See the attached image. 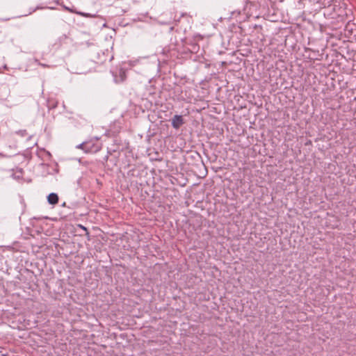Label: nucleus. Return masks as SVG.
<instances>
[{
    "instance_id": "f257e3e1",
    "label": "nucleus",
    "mask_w": 356,
    "mask_h": 356,
    "mask_svg": "<svg viewBox=\"0 0 356 356\" xmlns=\"http://www.w3.org/2000/svg\"><path fill=\"white\" fill-rule=\"evenodd\" d=\"M325 1H317L320 7L323 6L325 8V15L330 19H337L338 22H344L346 19L348 14L346 3L343 0H331L327 6H326Z\"/></svg>"
},
{
    "instance_id": "f03ea898",
    "label": "nucleus",
    "mask_w": 356,
    "mask_h": 356,
    "mask_svg": "<svg viewBox=\"0 0 356 356\" xmlns=\"http://www.w3.org/2000/svg\"><path fill=\"white\" fill-rule=\"evenodd\" d=\"M184 122L183 117L179 115H175L172 119V126L175 129H179Z\"/></svg>"
},
{
    "instance_id": "7ed1b4c3",
    "label": "nucleus",
    "mask_w": 356,
    "mask_h": 356,
    "mask_svg": "<svg viewBox=\"0 0 356 356\" xmlns=\"http://www.w3.org/2000/svg\"><path fill=\"white\" fill-rule=\"evenodd\" d=\"M47 200L50 204H56L58 202V196L56 193H51L48 195Z\"/></svg>"
},
{
    "instance_id": "20e7f679",
    "label": "nucleus",
    "mask_w": 356,
    "mask_h": 356,
    "mask_svg": "<svg viewBox=\"0 0 356 356\" xmlns=\"http://www.w3.org/2000/svg\"><path fill=\"white\" fill-rule=\"evenodd\" d=\"M76 14L80 15V16H82V17H92V18H95V17H97V15L95 14H90V13H83V12H80V11H75L74 12Z\"/></svg>"
},
{
    "instance_id": "39448f33",
    "label": "nucleus",
    "mask_w": 356,
    "mask_h": 356,
    "mask_svg": "<svg viewBox=\"0 0 356 356\" xmlns=\"http://www.w3.org/2000/svg\"><path fill=\"white\" fill-rule=\"evenodd\" d=\"M58 3H59V0H50L48 2V6H47V8H50V9H54L55 7L57 5H58Z\"/></svg>"
},
{
    "instance_id": "423d86ee",
    "label": "nucleus",
    "mask_w": 356,
    "mask_h": 356,
    "mask_svg": "<svg viewBox=\"0 0 356 356\" xmlns=\"http://www.w3.org/2000/svg\"><path fill=\"white\" fill-rule=\"evenodd\" d=\"M16 134L22 137L28 136V133H27L26 130H19V131H17Z\"/></svg>"
},
{
    "instance_id": "0eeeda50",
    "label": "nucleus",
    "mask_w": 356,
    "mask_h": 356,
    "mask_svg": "<svg viewBox=\"0 0 356 356\" xmlns=\"http://www.w3.org/2000/svg\"><path fill=\"white\" fill-rule=\"evenodd\" d=\"M120 79H121V81H124V79L126 78L125 72L123 71V70H120Z\"/></svg>"
},
{
    "instance_id": "6e6552de",
    "label": "nucleus",
    "mask_w": 356,
    "mask_h": 356,
    "mask_svg": "<svg viewBox=\"0 0 356 356\" xmlns=\"http://www.w3.org/2000/svg\"><path fill=\"white\" fill-rule=\"evenodd\" d=\"M87 145H88V143H83L80 144V145L78 146V147H79V148H81V149H84L85 151H86V152H87V151H88V149H86Z\"/></svg>"
},
{
    "instance_id": "1a4fd4ad",
    "label": "nucleus",
    "mask_w": 356,
    "mask_h": 356,
    "mask_svg": "<svg viewBox=\"0 0 356 356\" xmlns=\"http://www.w3.org/2000/svg\"><path fill=\"white\" fill-rule=\"evenodd\" d=\"M350 26V22H348L347 25L346 26V31L348 30V28Z\"/></svg>"
},
{
    "instance_id": "9d476101",
    "label": "nucleus",
    "mask_w": 356,
    "mask_h": 356,
    "mask_svg": "<svg viewBox=\"0 0 356 356\" xmlns=\"http://www.w3.org/2000/svg\"><path fill=\"white\" fill-rule=\"evenodd\" d=\"M79 226H80V227H81V229H84V230L87 231V229H86L84 226L81 225H80Z\"/></svg>"
},
{
    "instance_id": "9b49d317",
    "label": "nucleus",
    "mask_w": 356,
    "mask_h": 356,
    "mask_svg": "<svg viewBox=\"0 0 356 356\" xmlns=\"http://www.w3.org/2000/svg\"><path fill=\"white\" fill-rule=\"evenodd\" d=\"M39 65H41V66H42V67H47V65H45V64H42V63H39Z\"/></svg>"
},
{
    "instance_id": "f8f14e48",
    "label": "nucleus",
    "mask_w": 356,
    "mask_h": 356,
    "mask_svg": "<svg viewBox=\"0 0 356 356\" xmlns=\"http://www.w3.org/2000/svg\"><path fill=\"white\" fill-rule=\"evenodd\" d=\"M61 39H66V36H65V35L63 36L62 38H60L59 39V40H60Z\"/></svg>"
}]
</instances>
